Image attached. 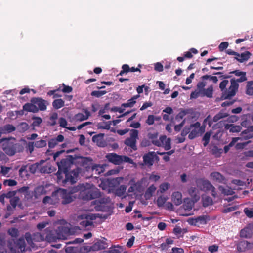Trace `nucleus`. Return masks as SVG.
Returning <instances> with one entry per match:
<instances>
[{
    "mask_svg": "<svg viewBox=\"0 0 253 253\" xmlns=\"http://www.w3.org/2000/svg\"><path fill=\"white\" fill-rule=\"evenodd\" d=\"M79 158L77 155H68L66 158L62 159L60 162H57L58 170L56 173L57 182L63 186L66 184H73L78 180L80 173L82 169L77 167L73 170L69 171L75 161Z\"/></svg>",
    "mask_w": 253,
    "mask_h": 253,
    "instance_id": "f257e3e1",
    "label": "nucleus"
},
{
    "mask_svg": "<svg viewBox=\"0 0 253 253\" xmlns=\"http://www.w3.org/2000/svg\"><path fill=\"white\" fill-rule=\"evenodd\" d=\"M16 139L14 137L2 138L0 139L1 145L3 151L8 156H12L16 153L22 152L23 146L18 143H15Z\"/></svg>",
    "mask_w": 253,
    "mask_h": 253,
    "instance_id": "f03ea898",
    "label": "nucleus"
},
{
    "mask_svg": "<svg viewBox=\"0 0 253 253\" xmlns=\"http://www.w3.org/2000/svg\"><path fill=\"white\" fill-rule=\"evenodd\" d=\"M147 137L150 140L152 144L158 147H163L165 150H169L171 148V139L170 138H167L166 135L161 136L159 139L158 133L149 132L147 134Z\"/></svg>",
    "mask_w": 253,
    "mask_h": 253,
    "instance_id": "7ed1b4c3",
    "label": "nucleus"
},
{
    "mask_svg": "<svg viewBox=\"0 0 253 253\" xmlns=\"http://www.w3.org/2000/svg\"><path fill=\"white\" fill-rule=\"evenodd\" d=\"M247 80L246 75L240 77L239 78L235 79L232 78L230 80V86L228 88V90H226L222 97V99H230L236 95L239 88L238 83H242Z\"/></svg>",
    "mask_w": 253,
    "mask_h": 253,
    "instance_id": "20e7f679",
    "label": "nucleus"
},
{
    "mask_svg": "<svg viewBox=\"0 0 253 253\" xmlns=\"http://www.w3.org/2000/svg\"><path fill=\"white\" fill-rule=\"evenodd\" d=\"M106 158L110 163L119 165L124 162L134 164L133 160L127 156L119 155L115 153H108L106 155Z\"/></svg>",
    "mask_w": 253,
    "mask_h": 253,
    "instance_id": "39448f33",
    "label": "nucleus"
},
{
    "mask_svg": "<svg viewBox=\"0 0 253 253\" xmlns=\"http://www.w3.org/2000/svg\"><path fill=\"white\" fill-rule=\"evenodd\" d=\"M191 133L188 135V138L192 140L200 135L204 133L205 131V125H202L199 122H196L190 125Z\"/></svg>",
    "mask_w": 253,
    "mask_h": 253,
    "instance_id": "423d86ee",
    "label": "nucleus"
},
{
    "mask_svg": "<svg viewBox=\"0 0 253 253\" xmlns=\"http://www.w3.org/2000/svg\"><path fill=\"white\" fill-rule=\"evenodd\" d=\"M58 194L62 199L61 203L63 205L69 204L74 200L73 196H72L73 193L66 189H60L58 190Z\"/></svg>",
    "mask_w": 253,
    "mask_h": 253,
    "instance_id": "0eeeda50",
    "label": "nucleus"
},
{
    "mask_svg": "<svg viewBox=\"0 0 253 253\" xmlns=\"http://www.w3.org/2000/svg\"><path fill=\"white\" fill-rule=\"evenodd\" d=\"M80 159L78 162L80 164L81 166L84 168L86 171H89L91 169L93 170L97 167V165H93L92 159L90 157H83L78 156Z\"/></svg>",
    "mask_w": 253,
    "mask_h": 253,
    "instance_id": "6e6552de",
    "label": "nucleus"
},
{
    "mask_svg": "<svg viewBox=\"0 0 253 253\" xmlns=\"http://www.w3.org/2000/svg\"><path fill=\"white\" fill-rule=\"evenodd\" d=\"M25 238L28 244L32 247L34 245L33 241L42 240L44 237L41 235L39 233H34L32 235L29 232H27L25 234Z\"/></svg>",
    "mask_w": 253,
    "mask_h": 253,
    "instance_id": "1a4fd4ad",
    "label": "nucleus"
},
{
    "mask_svg": "<svg viewBox=\"0 0 253 253\" xmlns=\"http://www.w3.org/2000/svg\"><path fill=\"white\" fill-rule=\"evenodd\" d=\"M196 184L197 186L202 191L207 192L210 191L212 185L208 180L204 179H198L196 180Z\"/></svg>",
    "mask_w": 253,
    "mask_h": 253,
    "instance_id": "9d476101",
    "label": "nucleus"
},
{
    "mask_svg": "<svg viewBox=\"0 0 253 253\" xmlns=\"http://www.w3.org/2000/svg\"><path fill=\"white\" fill-rule=\"evenodd\" d=\"M31 102L36 105L38 111L39 110L44 111L47 108V102L41 98H33Z\"/></svg>",
    "mask_w": 253,
    "mask_h": 253,
    "instance_id": "9b49d317",
    "label": "nucleus"
},
{
    "mask_svg": "<svg viewBox=\"0 0 253 253\" xmlns=\"http://www.w3.org/2000/svg\"><path fill=\"white\" fill-rule=\"evenodd\" d=\"M104 133H99L94 135L92 138V140L94 143L100 147H105L107 146V143L104 139Z\"/></svg>",
    "mask_w": 253,
    "mask_h": 253,
    "instance_id": "f8f14e48",
    "label": "nucleus"
},
{
    "mask_svg": "<svg viewBox=\"0 0 253 253\" xmlns=\"http://www.w3.org/2000/svg\"><path fill=\"white\" fill-rule=\"evenodd\" d=\"M109 201V198L108 197L107 198H101L99 200H95L94 201V204L96 205L95 206V208L97 211H106L107 207L105 206V204L108 202Z\"/></svg>",
    "mask_w": 253,
    "mask_h": 253,
    "instance_id": "ddd939ff",
    "label": "nucleus"
},
{
    "mask_svg": "<svg viewBox=\"0 0 253 253\" xmlns=\"http://www.w3.org/2000/svg\"><path fill=\"white\" fill-rule=\"evenodd\" d=\"M106 239L104 238L103 240H99L94 243L91 247L90 250L92 251H99L103 250L108 247L106 242Z\"/></svg>",
    "mask_w": 253,
    "mask_h": 253,
    "instance_id": "4468645a",
    "label": "nucleus"
},
{
    "mask_svg": "<svg viewBox=\"0 0 253 253\" xmlns=\"http://www.w3.org/2000/svg\"><path fill=\"white\" fill-rule=\"evenodd\" d=\"M253 247V244L246 240L241 241L238 244L237 249L239 252H245Z\"/></svg>",
    "mask_w": 253,
    "mask_h": 253,
    "instance_id": "2eb2a0df",
    "label": "nucleus"
},
{
    "mask_svg": "<svg viewBox=\"0 0 253 253\" xmlns=\"http://www.w3.org/2000/svg\"><path fill=\"white\" fill-rule=\"evenodd\" d=\"M156 156V153L154 151L149 152L143 156V162L146 165H153L154 163V157Z\"/></svg>",
    "mask_w": 253,
    "mask_h": 253,
    "instance_id": "dca6fc26",
    "label": "nucleus"
},
{
    "mask_svg": "<svg viewBox=\"0 0 253 253\" xmlns=\"http://www.w3.org/2000/svg\"><path fill=\"white\" fill-rule=\"evenodd\" d=\"M16 129V127L11 124H6L0 126V132L3 134H9Z\"/></svg>",
    "mask_w": 253,
    "mask_h": 253,
    "instance_id": "f3484780",
    "label": "nucleus"
},
{
    "mask_svg": "<svg viewBox=\"0 0 253 253\" xmlns=\"http://www.w3.org/2000/svg\"><path fill=\"white\" fill-rule=\"evenodd\" d=\"M84 111L85 115L82 113L76 114L74 116V120L76 121H83L87 120L90 116V112L87 109H84Z\"/></svg>",
    "mask_w": 253,
    "mask_h": 253,
    "instance_id": "a211bd4d",
    "label": "nucleus"
},
{
    "mask_svg": "<svg viewBox=\"0 0 253 253\" xmlns=\"http://www.w3.org/2000/svg\"><path fill=\"white\" fill-rule=\"evenodd\" d=\"M240 136L242 138L245 140L252 138L253 137V126L248 127V128L242 131Z\"/></svg>",
    "mask_w": 253,
    "mask_h": 253,
    "instance_id": "6ab92c4d",
    "label": "nucleus"
},
{
    "mask_svg": "<svg viewBox=\"0 0 253 253\" xmlns=\"http://www.w3.org/2000/svg\"><path fill=\"white\" fill-rule=\"evenodd\" d=\"M64 137L63 135L60 134L58 135L56 137L50 139L48 141V147L50 148H54L59 142H61L64 141Z\"/></svg>",
    "mask_w": 253,
    "mask_h": 253,
    "instance_id": "aec40b11",
    "label": "nucleus"
},
{
    "mask_svg": "<svg viewBox=\"0 0 253 253\" xmlns=\"http://www.w3.org/2000/svg\"><path fill=\"white\" fill-rule=\"evenodd\" d=\"M171 197L172 201L176 206H179L182 204V194L181 192H174L172 193Z\"/></svg>",
    "mask_w": 253,
    "mask_h": 253,
    "instance_id": "412c9836",
    "label": "nucleus"
},
{
    "mask_svg": "<svg viewBox=\"0 0 253 253\" xmlns=\"http://www.w3.org/2000/svg\"><path fill=\"white\" fill-rule=\"evenodd\" d=\"M139 97L140 95L139 94L134 95L130 99H128L127 102L122 103L121 107L124 108L132 107L136 103V100Z\"/></svg>",
    "mask_w": 253,
    "mask_h": 253,
    "instance_id": "4be33fe9",
    "label": "nucleus"
},
{
    "mask_svg": "<svg viewBox=\"0 0 253 253\" xmlns=\"http://www.w3.org/2000/svg\"><path fill=\"white\" fill-rule=\"evenodd\" d=\"M34 193V199H37L42 195L45 194L46 192L43 186H39L36 187L33 191Z\"/></svg>",
    "mask_w": 253,
    "mask_h": 253,
    "instance_id": "5701e85b",
    "label": "nucleus"
},
{
    "mask_svg": "<svg viewBox=\"0 0 253 253\" xmlns=\"http://www.w3.org/2000/svg\"><path fill=\"white\" fill-rule=\"evenodd\" d=\"M251 55V53L247 51L240 54L239 57H235V59L239 62L243 63L244 61H247L250 58Z\"/></svg>",
    "mask_w": 253,
    "mask_h": 253,
    "instance_id": "b1692460",
    "label": "nucleus"
},
{
    "mask_svg": "<svg viewBox=\"0 0 253 253\" xmlns=\"http://www.w3.org/2000/svg\"><path fill=\"white\" fill-rule=\"evenodd\" d=\"M89 194L90 188L85 189L84 190H81L80 192L79 197L84 201H89L90 200V196H89Z\"/></svg>",
    "mask_w": 253,
    "mask_h": 253,
    "instance_id": "393cba45",
    "label": "nucleus"
},
{
    "mask_svg": "<svg viewBox=\"0 0 253 253\" xmlns=\"http://www.w3.org/2000/svg\"><path fill=\"white\" fill-rule=\"evenodd\" d=\"M23 109L27 112H31L33 113L38 112V109H37V107H36V105H34V103H27L23 106Z\"/></svg>",
    "mask_w": 253,
    "mask_h": 253,
    "instance_id": "a878e982",
    "label": "nucleus"
},
{
    "mask_svg": "<svg viewBox=\"0 0 253 253\" xmlns=\"http://www.w3.org/2000/svg\"><path fill=\"white\" fill-rule=\"evenodd\" d=\"M89 196H90V200L98 198L101 196V192L97 188H90Z\"/></svg>",
    "mask_w": 253,
    "mask_h": 253,
    "instance_id": "bb28decb",
    "label": "nucleus"
},
{
    "mask_svg": "<svg viewBox=\"0 0 253 253\" xmlns=\"http://www.w3.org/2000/svg\"><path fill=\"white\" fill-rule=\"evenodd\" d=\"M229 116V114L226 113L224 110H221L220 112L216 114L213 118V121L214 122H218L220 120L225 118Z\"/></svg>",
    "mask_w": 253,
    "mask_h": 253,
    "instance_id": "cd10ccee",
    "label": "nucleus"
},
{
    "mask_svg": "<svg viewBox=\"0 0 253 253\" xmlns=\"http://www.w3.org/2000/svg\"><path fill=\"white\" fill-rule=\"evenodd\" d=\"M211 176L213 180L219 183L223 182L224 180V176L218 172H212Z\"/></svg>",
    "mask_w": 253,
    "mask_h": 253,
    "instance_id": "c85d7f7f",
    "label": "nucleus"
},
{
    "mask_svg": "<svg viewBox=\"0 0 253 253\" xmlns=\"http://www.w3.org/2000/svg\"><path fill=\"white\" fill-rule=\"evenodd\" d=\"M136 140L130 138H127L126 139L125 141V144L134 150H137V146L136 145Z\"/></svg>",
    "mask_w": 253,
    "mask_h": 253,
    "instance_id": "c756f323",
    "label": "nucleus"
},
{
    "mask_svg": "<svg viewBox=\"0 0 253 253\" xmlns=\"http://www.w3.org/2000/svg\"><path fill=\"white\" fill-rule=\"evenodd\" d=\"M213 91V87L211 85L206 89H204L203 90H202L201 96H207V97L211 98L212 96Z\"/></svg>",
    "mask_w": 253,
    "mask_h": 253,
    "instance_id": "7c9ffc66",
    "label": "nucleus"
},
{
    "mask_svg": "<svg viewBox=\"0 0 253 253\" xmlns=\"http://www.w3.org/2000/svg\"><path fill=\"white\" fill-rule=\"evenodd\" d=\"M29 128L28 124L26 122H21L19 123L17 126V129L18 132L23 133L27 131Z\"/></svg>",
    "mask_w": 253,
    "mask_h": 253,
    "instance_id": "2f4dec72",
    "label": "nucleus"
},
{
    "mask_svg": "<svg viewBox=\"0 0 253 253\" xmlns=\"http://www.w3.org/2000/svg\"><path fill=\"white\" fill-rule=\"evenodd\" d=\"M197 191L195 187H191L188 190L189 195L195 201H197L200 199V196L197 194Z\"/></svg>",
    "mask_w": 253,
    "mask_h": 253,
    "instance_id": "473e14b6",
    "label": "nucleus"
},
{
    "mask_svg": "<svg viewBox=\"0 0 253 253\" xmlns=\"http://www.w3.org/2000/svg\"><path fill=\"white\" fill-rule=\"evenodd\" d=\"M253 81H248L247 83L246 93L250 96L253 95Z\"/></svg>",
    "mask_w": 253,
    "mask_h": 253,
    "instance_id": "72a5a7b5",
    "label": "nucleus"
},
{
    "mask_svg": "<svg viewBox=\"0 0 253 253\" xmlns=\"http://www.w3.org/2000/svg\"><path fill=\"white\" fill-rule=\"evenodd\" d=\"M54 108L58 109L64 106V101L62 99H55L52 102Z\"/></svg>",
    "mask_w": 253,
    "mask_h": 253,
    "instance_id": "f704fd0d",
    "label": "nucleus"
},
{
    "mask_svg": "<svg viewBox=\"0 0 253 253\" xmlns=\"http://www.w3.org/2000/svg\"><path fill=\"white\" fill-rule=\"evenodd\" d=\"M184 230V229H182L180 227L176 226L173 230V233L177 236L178 238H179L183 237V234L186 232V231L183 232Z\"/></svg>",
    "mask_w": 253,
    "mask_h": 253,
    "instance_id": "c9c22d12",
    "label": "nucleus"
},
{
    "mask_svg": "<svg viewBox=\"0 0 253 253\" xmlns=\"http://www.w3.org/2000/svg\"><path fill=\"white\" fill-rule=\"evenodd\" d=\"M168 197L167 196H165L164 195L160 196L157 200V205L158 207H162L164 206V204L166 203L167 200H168Z\"/></svg>",
    "mask_w": 253,
    "mask_h": 253,
    "instance_id": "e433bc0d",
    "label": "nucleus"
},
{
    "mask_svg": "<svg viewBox=\"0 0 253 253\" xmlns=\"http://www.w3.org/2000/svg\"><path fill=\"white\" fill-rule=\"evenodd\" d=\"M203 206L204 207H207L213 204V200L209 196H206L202 197Z\"/></svg>",
    "mask_w": 253,
    "mask_h": 253,
    "instance_id": "4c0bfd02",
    "label": "nucleus"
},
{
    "mask_svg": "<svg viewBox=\"0 0 253 253\" xmlns=\"http://www.w3.org/2000/svg\"><path fill=\"white\" fill-rule=\"evenodd\" d=\"M229 82L228 80H224L223 81H222L219 84V88L220 89H221V90L222 91V95L221 96V97H220V99L221 100H224V99H222V97L223 96V94L224 93V92L226 90H228V89H226V86H227V85L228 84Z\"/></svg>",
    "mask_w": 253,
    "mask_h": 253,
    "instance_id": "58836bf2",
    "label": "nucleus"
},
{
    "mask_svg": "<svg viewBox=\"0 0 253 253\" xmlns=\"http://www.w3.org/2000/svg\"><path fill=\"white\" fill-rule=\"evenodd\" d=\"M219 190L221 191L223 194L226 195H232L234 193L232 189L229 187L224 188L222 186H220L219 187Z\"/></svg>",
    "mask_w": 253,
    "mask_h": 253,
    "instance_id": "ea45409f",
    "label": "nucleus"
},
{
    "mask_svg": "<svg viewBox=\"0 0 253 253\" xmlns=\"http://www.w3.org/2000/svg\"><path fill=\"white\" fill-rule=\"evenodd\" d=\"M58 118V114L57 113H53L50 117V121L48 124L51 126H54L56 124V120Z\"/></svg>",
    "mask_w": 253,
    "mask_h": 253,
    "instance_id": "a19ab883",
    "label": "nucleus"
},
{
    "mask_svg": "<svg viewBox=\"0 0 253 253\" xmlns=\"http://www.w3.org/2000/svg\"><path fill=\"white\" fill-rule=\"evenodd\" d=\"M40 167L41 165L37 163L33 164L29 166V171L32 174H35L38 169L40 170Z\"/></svg>",
    "mask_w": 253,
    "mask_h": 253,
    "instance_id": "79ce46f5",
    "label": "nucleus"
},
{
    "mask_svg": "<svg viewBox=\"0 0 253 253\" xmlns=\"http://www.w3.org/2000/svg\"><path fill=\"white\" fill-rule=\"evenodd\" d=\"M111 121H109L108 122H105V125H103V123H98L97 126L98 129H104L109 130L110 128V125H111Z\"/></svg>",
    "mask_w": 253,
    "mask_h": 253,
    "instance_id": "37998d69",
    "label": "nucleus"
},
{
    "mask_svg": "<svg viewBox=\"0 0 253 253\" xmlns=\"http://www.w3.org/2000/svg\"><path fill=\"white\" fill-rule=\"evenodd\" d=\"M121 246L117 245L114 246L113 248H110L109 250L107 251V253H121L122 250Z\"/></svg>",
    "mask_w": 253,
    "mask_h": 253,
    "instance_id": "c03bdc74",
    "label": "nucleus"
},
{
    "mask_svg": "<svg viewBox=\"0 0 253 253\" xmlns=\"http://www.w3.org/2000/svg\"><path fill=\"white\" fill-rule=\"evenodd\" d=\"M228 128L232 132H238L241 131L242 128L240 126H236L233 124L229 125Z\"/></svg>",
    "mask_w": 253,
    "mask_h": 253,
    "instance_id": "a18cd8bd",
    "label": "nucleus"
},
{
    "mask_svg": "<svg viewBox=\"0 0 253 253\" xmlns=\"http://www.w3.org/2000/svg\"><path fill=\"white\" fill-rule=\"evenodd\" d=\"M197 53L198 50L196 49L192 48L190 49L189 51L184 53V57L186 58H192L193 57L192 53L196 54Z\"/></svg>",
    "mask_w": 253,
    "mask_h": 253,
    "instance_id": "49530a36",
    "label": "nucleus"
},
{
    "mask_svg": "<svg viewBox=\"0 0 253 253\" xmlns=\"http://www.w3.org/2000/svg\"><path fill=\"white\" fill-rule=\"evenodd\" d=\"M34 143L35 147L38 148H43L44 147H45L47 145L46 141L42 139L36 141Z\"/></svg>",
    "mask_w": 253,
    "mask_h": 253,
    "instance_id": "de8ad7c7",
    "label": "nucleus"
},
{
    "mask_svg": "<svg viewBox=\"0 0 253 253\" xmlns=\"http://www.w3.org/2000/svg\"><path fill=\"white\" fill-rule=\"evenodd\" d=\"M185 111L186 115H189L192 119L196 117L198 114L193 108L185 109Z\"/></svg>",
    "mask_w": 253,
    "mask_h": 253,
    "instance_id": "09e8293b",
    "label": "nucleus"
},
{
    "mask_svg": "<svg viewBox=\"0 0 253 253\" xmlns=\"http://www.w3.org/2000/svg\"><path fill=\"white\" fill-rule=\"evenodd\" d=\"M211 133L209 132H207L203 137V141H204L203 145L204 146H206L210 141V139L211 137Z\"/></svg>",
    "mask_w": 253,
    "mask_h": 253,
    "instance_id": "8fccbe9b",
    "label": "nucleus"
},
{
    "mask_svg": "<svg viewBox=\"0 0 253 253\" xmlns=\"http://www.w3.org/2000/svg\"><path fill=\"white\" fill-rule=\"evenodd\" d=\"M170 187V184L168 183L165 182L161 184L159 186V191L163 193L167 190Z\"/></svg>",
    "mask_w": 253,
    "mask_h": 253,
    "instance_id": "3c124183",
    "label": "nucleus"
},
{
    "mask_svg": "<svg viewBox=\"0 0 253 253\" xmlns=\"http://www.w3.org/2000/svg\"><path fill=\"white\" fill-rule=\"evenodd\" d=\"M8 234L12 237H17L19 235V231L15 228H11L8 230Z\"/></svg>",
    "mask_w": 253,
    "mask_h": 253,
    "instance_id": "603ef678",
    "label": "nucleus"
},
{
    "mask_svg": "<svg viewBox=\"0 0 253 253\" xmlns=\"http://www.w3.org/2000/svg\"><path fill=\"white\" fill-rule=\"evenodd\" d=\"M40 171L42 173H49L51 171V168L47 165L40 167Z\"/></svg>",
    "mask_w": 253,
    "mask_h": 253,
    "instance_id": "864d4df0",
    "label": "nucleus"
},
{
    "mask_svg": "<svg viewBox=\"0 0 253 253\" xmlns=\"http://www.w3.org/2000/svg\"><path fill=\"white\" fill-rule=\"evenodd\" d=\"M190 133H191V129H190V125L189 126H184L183 129H182L181 135L183 137H185L187 134H189Z\"/></svg>",
    "mask_w": 253,
    "mask_h": 253,
    "instance_id": "5fc2aeb1",
    "label": "nucleus"
},
{
    "mask_svg": "<svg viewBox=\"0 0 253 253\" xmlns=\"http://www.w3.org/2000/svg\"><path fill=\"white\" fill-rule=\"evenodd\" d=\"M17 182L14 179H7L5 180L3 182L4 186H14L16 185Z\"/></svg>",
    "mask_w": 253,
    "mask_h": 253,
    "instance_id": "6e6d98bb",
    "label": "nucleus"
},
{
    "mask_svg": "<svg viewBox=\"0 0 253 253\" xmlns=\"http://www.w3.org/2000/svg\"><path fill=\"white\" fill-rule=\"evenodd\" d=\"M107 92L105 90L101 91H93L91 93V95L96 97H100L102 95L105 94Z\"/></svg>",
    "mask_w": 253,
    "mask_h": 253,
    "instance_id": "4d7b16f0",
    "label": "nucleus"
},
{
    "mask_svg": "<svg viewBox=\"0 0 253 253\" xmlns=\"http://www.w3.org/2000/svg\"><path fill=\"white\" fill-rule=\"evenodd\" d=\"M155 120L157 119V118H155V116L153 115H149L146 121V123L149 125H152L154 124Z\"/></svg>",
    "mask_w": 253,
    "mask_h": 253,
    "instance_id": "13d9d810",
    "label": "nucleus"
},
{
    "mask_svg": "<svg viewBox=\"0 0 253 253\" xmlns=\"http://www.w3.org/2000/svg\"><path fill=\"white\" fill-rule=\"evenodd\" d=\"M20 201V199L17 196H15L13 198L10 199V203L11 205V206L15 208L16 206L17 205L18 202Z\"/></svg>",
    "mask_w": 253,
    "mask_h": 253,
    "instance_id": "bf43d9fd",
    "label": "nucleus"
},
{
    "mask_svg": "<svg viewBox=\"0 0 253 253\" xmlns=\"http://www.w3.org/2000/svg\"><path fill=\"white\" fill-rule=\"evenodd\" d=\"M244 212L248 217H253V208L252 209H250L248 208H245L244 209Z\"/></svg>",
    "mask_w": 253,
    "mask_h": 253,
    "instance_id": "052dcab7",
    "label": "nucleus"
},
{
    "mask_svg": "<svg viewBox=\"0 0 253 253\" xmlns=\"http://www.w3.org/2000/svg\"><path fill=\"white\" fill-rule=\"evenodd\" d=\"M33 197H34L33 191H28L25 194V199L28 201H32Z\"/></svg>",
    "mask_w": 253,
    "mask_h": 253,
    "instance_id": "680f3d73",
    "label": "nucleus"
},
{
    "mask_svg": "<svg viewBox=\"0 0 253 253\" xmlns=\"http://www.w3.org/2000/svg\"><path fill=\"white\" fill-rule=\"evenodd\" d=\"M195 224L197 223H200V224H206V217L204 216H198L195 219Z\"/></svg>",
    "mask_w": 253,
    "mask_h": 253,
    "instance_id": "e2e57ef3",
    "label": "nucleus"
},
{
    "mask_svg": "<svg viewBox=\"0 0 253 253\" xmlns=\"http://www.w3.org/2000/svg\"><path fill=\"white\" fill-rule=\"evenodd\" d=\"M11 169L10 167H5L4 166H1V173L3 175L5 176L6 174H8L10 170Z\"/></svg>",
    "mask_w": 253,
    "mask_h": 253,
    "instance_id": "0e129e2a",
    "label": "nucleus"
},
{
    "mask_svg": "<svg viewBox=\"0 0 253 253\" xmlns=\"http://www.w3.org/2000/svg\"><path fill=\"white\" fill-rule=\"evenodd\" d=\"M211 151L212 153L215 155L216 157H219L223 151L221 149H218L216 146L214 147Z\"/></svg>",
    "mask_w": 253,
    "mask_h": 253,
    "instance_id": "69168bd1",
    "label": "nucleus"
},
{
    "mask_svg": "<svg viewBox=\"0 0 253 253\" xmlns=\"http://www.w3.org/2000/svg\"><path fill=\"white\" fill-rule=\"evenodd\" d=\"M59 123L60 126L66 128L68 123L66 120L64 118H60L59 119Z\"/></svg>",
    "mask_w": 253,
    "mask_h": 253,
    "instance_id": "338daca9",
    "label": "nucleus"
},
{
    "mask_svg": "<svg viewBox=\"0 0 253 253\" xmlns=\"http://www.w3.org/2000/svg\"><path fill=\"white\" fill-rule=\"evenodd\" d=\"M169 253H184V251L182 248L173 247Z\"/></svg>",
    "mask_w": 253,
    "mask_h": 253,
    "instance_id": "774afa93",
    "label": "nucleus"
}]
</instances>
